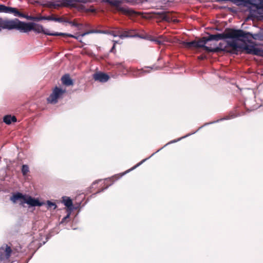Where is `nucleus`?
Returning a JSON list of instances; mask_svg holds the SVG:
<instances>
[{
  "mask_svg": "<svg viewBox=\"0 0 263 263\" xmlns=\"http://www.w3.org/2000/svg\"><path fill=\"white\" fill-rule=\"evenodd\" d=\"M24 22L20 21L17 18L14 20H4L0 18V26L3 29L12 30L16 29L23 32Z\"/></svg>",
  "mask_w": 263,
  "mask_h": 263,
  "instance_id": "7ed1b4c3",
  "label": "nucleus"
},
{
  "mask_svg": "<svg viewBox=\"0 0 263 263\" xmlns=\"http://www.w3.org/2000/svg\"><path fill=\"white\" fill-rule=\"evenodd\" d=\"M117 65H122V63H119V64H117Z\"/></svg>",
  "mask_w": 263,
  "mask_h": 263,
  "instance_id": "a19ab883",
  "label": "nucleus"
},
{
  "mask_svg": "<svg viewBox=\"0 0 263 263\" xmlns=\"http://www.w3.org/2000/svg\"><path fill=\"white\" fill-rule=\"evenodd\" d=\"M1 28H2V27H1V26H0V31L1 30Z\"/></svg>",
  "mask_w": 263,
  "mask_h": 263,
  "instance_id": "c03bdc74",
  "label": "nucleus"
},
{
  "mask_svg": "<svg viewBox=\"0 0 263 263\" xmlns=\"http://www.w3.org/2000/svg\"><path fill=\"white\" fill-rule=\"evenodd\" d=\"M29 172V167L27 165H23L22 167V172L24 176L27 175Z\"/></svg>",
  "mask_w": 263,
  "mask_h": 263,
  "instance_id": "a878e982",
  "label": "nucleus"
},
{
  "mask_svg": "<svg viewBox=\"0 0 263 263\" xmlns=\"http://www.w3.org/2000/svg\"><path fill=\"white\" fill-rule=\"evenodd\" d=\"M42 20H47L49 21V16H41Z\"/></svg>",
  "mask_w": 263,
  "mask_h": 263,
  "instance_id": "72a5a7b5",
  "label": "nucleus"
},
{
  "mask_svg": "<svg viewBox=\"0 0 263 263\" xmlns=\"http://www.w3.org/2000/svg\"><path fill=\"white\" fill-rule=\"evenodd\" d=\"M228 45L231 47L234 52L237 51L241 49V47L237 44L236 41H229L227 43Z\"/></svg>",
  "mask_w": 263,
  "mask_h": 263,
  "instance_id": "6ab92c4d",
  "label": "nucleus"
},
{
  "mask_svg": "<svg viewBox=\"0 0 263 263\" xmlns=\"http://www.w3.org/2000/svg\"><path fill=\"white\" fill-rule=\"evenodd\" d=\"M64 19L63 17H56L53 15L49 16V21H53L57 22H64Z\"/></svg>",
  "mask_w": 263,
  "mask_h": 263,
  "instance_id": "393cba45",
  "label": "nucleus"
},
{
  "mask_svg": "<svg viewBox=\"0 0 263 263\" xmlns=\"http://www.w3.org/2000/svg\"><path fill=\"white\" fill-rule=\"evenodd\" d=\"M33 30L38 33H43L47 35L52 36H62L64 37H70L78 39V37L69 33H50L48 30H45L43 26L41 25L35 24L34 23H25L23 28V32H28Z\"/></svg>",
  "mask_w": 263,
  "mask_h": 263,
  "instance_id": "f03ea898",
  "label": "nucleus"
},
{
  "mask_svg": "<svg viewBox=\"0 0 263 263\" xmlns=\"http://www.w3.org/2000/svg\"><path fill=\"white\" fill-rule=\"evenodd\" d=\"M104 189H102L101 191H103ZM101 192V191H99L97 192V193H99V192Z\"/></svg>",
  "mask_w": 263,
  "mask_h": 263,
  "instance_id": "ea45409f",
  "label": "nucleus"
},
{
  "mask_svg": "<svg viewBox=\"0 0 263 263\" xmlns=\"http://www.w3.org/2000/svg\"><path fill=\"white\" fill-rule=\"evenodd\" d=\"M62 7H77V3H85L87 2V0H62Z\"/></svg>",
  "mask_w": 263,
  "mask_h": 263,
  "instance_id": "ddd939ff",
  "label": "nucleus"
},
{
  "mask_svg": "<svg viewBox=\"0 0 263 263\" xmlns=\"http://www.w3.org/2000/svg\"><path fill=\"white\" fill-rule=\"evenodd\" d=\"M7 8V6H6L4 5L0 4V12L6 13Z\"/></svg>",
  "mask_w": 263,
  "mask_h": 263,
  "instance_id": "c85d7f7f",
  "label": "nucleus"
},
{
  "mask_svg": "<svg viewBox=\"0 0 263 263\" xmlns=\"http://www.w3.org/2000/svg\"><path fill=\"white\" fill-rule=\"evenodd\" d=\"M24 203H26L30 206H41L43 204V203L40 202L39 200L33 198L31 196H29L27 198L25 197V201H22L21 204L22 205Z\"/></svg>",
  "mask_w": 263,
  "mask_h": 263,
  "instance_id": "9b49d317",
  "label": "nucleus"
},
{
  "mask_svg": "<svg viewBox=\"0 0 263 263\" xmlns=\"http://www.w3.org/2000/svg\"><path fill=\"white\" fill-rule=\"evenodd\" d=\"M127 2H129V3H132V2H131V1H128V0L127 1Z\"/></svg>",
  "mask_w": 263,
  "mask_h": 263,
  "instance_id": "37998d69",
  "label": "nucleus"
},
{
  "mask_svg": "<svg viewBox=\"0 0 263 263\" xmlns=\"http://www.w3.org/2000/svg\"><path fill=\"white\" fill-rule=\"evenodd\" d=\"M145 161V160H143L142 161H141L140 162L137 163L136 165H135L134 166H133V167H132L131 168L128 170L127 171H126L125 173H123L121 176H122L123 175L126 174L127 173H128L130 171H132V170H134V169H135L136 167H137L138 166H139V165H140L144 161Z\"/></svg>",
  "mask_w": 263,
  "mask_h": 263,
  "instance_id": "bb28decb",
  "label": "nucleus"
},
{
  "mask_svg": "<svg viewBox=\"0 0 263 263\" xmlns=\"http://www.w3.org/2000/svg\"><path fill=\"white\" fill-rule=\"evenodd\" d=\"M16 118L11 115H6L3 118V121L7 124H10L12 122H16Z\"/></svg>",
  "mask_w": 263,
  "mask_h": 263,
  "instance_id": "aec40b11",
  "label": "nucleus"
},
{
  "mask_svg": "<svg viewBox=\"0 0 263 263\" xmlns=\"http://www.w3.org/2000/svg\"><path fill=\"white\" fill-rule=\"evenodd\" d=\"M121 3L122 2L121 1L114 0V2H111L110 5L115 7L118 11L124 14L132 15L135 13V12L132 9L121 7L120 5Z\"/></svg>",
  "mask_w": 263,
  "mask_h": 263,
  "instance_id": "423d86ee",
  "label": "nucleus"
},
{
  "mask_svg": "<svg viewBox=\"0 0 263 263\" xmlns=\"http://www.w3.org/2000/svg\"><path fill=\"white\" fill-rule=\"evenodd\" d=\"M121 3L122 2L121 1L114 0V2H111L110 5L115 7L118 11L124 14L132 15L135 13V12L132 9L121 7L120 5Z\"/></svg>",
  "mask_w": 263,
  "mask_h": 263,
  "instance_id": "0eeeda50",
  "label": "nucleus"
},
{
  "mask_svg": "<svg viewBox=\"0 0 263 263\" xmlns=\"http://www.w3.org/2000/svg\"><path fill=\"white\" fill-rule=\"evenodd\" d=\"M61 81L62 83L66 86H71L73 84L72 79L68 74L64 75L61 78Z\"/></svg>",
  "mask_w": 263,
  "mask_h": 263,
  "instance_id": "f3484780",
  "label": "nucleus"
},
{
  "mask_svg": "<svg viewBox=\"0 0 263 263\" xmlns=\"http://www.w3.org/2000/svg\"><path fill=\"white\" fill-rule=\"evenodd\" d=\"M66 220V217H65L64 218H63L62 219V222H64V221L65 220Z\"/></svg>",
  "mask_w": 263,
  "mask_h": 263,
  "instance_id": "4c0bfd02",
  "label": "nucleus"
},
{
  "mask_svg": "<svg viewBox=\"0 0 263 263\" xmlns=\"http://www.w3.org/2000/svg\"><path fill=\"white\" fill-rule=\"evenodd\" d=\"M66 220V217H65L64 218H63L62 219V222H64V221L65 220Z\"/></svg>",
  "mask_w": 263,
  "mask_h": 263,
  "instance_id": "e433bc0d",
  "label": "nucleus"
},
{
  "mask_svg": "<svg viewBox=\"0 0 263 263\" xmlns=\"http://www.w3.org/2000/svg\"><path fill=\"white\" fill-rule=\"evenodd\" d=\"M181 44L184 47L187 49H192L193 48H197L196 40L189 42L183 41Z\"/></svg>",
  "mask_w": 263,
  "mask_h": 263,
  "instance_id": "a211bd4d",
  "label": "nucleus"
},
{
  "mask_svg": "<svg viewBox=\"0 0 263 263\" xmlns=\"http://www.w3.org/2000/svg\"><path fill=\"white\" fill-rule=\"evenodd\" d=\"M25 196L22 193H17L13 194L10 198V200L13 203H16L17 200L25 201Z\"/></svg>",
  "mask_w": 263,
  "mask_h": 263,
  "instance_id": "dca6fc26",
  "label": "nucleus"
},
{
  "mask_svg": "<svg viewBox=\"0 0 263 263\" xmlns=\"http://www.w3.org/2000/svg\"><path fill=\"white\" fill-rule=\"evenodd\" d=\"M12 249L10 247L6 246L5 248L2 247L0 248V258L1 259H8L11 256Z\"/></svg>",
  "mask_w": 263,
  "mask_h": 263,
  "instance_id": "f8f14e48",
  "label": "nucleus"
},
{
  "mask_svg": "<svg viewBox=\"0 0 263 263\" xmlns=\"http://www.w3.org/2000/svg\"><path fill=\"white\" fill-rule=\"evenodd\" d=\"M119 36L121 39L135 36L142 37L140 35H138L135 30L134 29L122 31L119 33Z\"/></svg>",
  "mask_w": 263,
  "mask_h": 263,
  "instance_id": "4468645a",
  "label": "nucleus"
},
{
  "mask_svg": "<svg viewBox=\"0 0 263 263\" xmlns=\"http://www.w3.org/2000/svg\"><path fill=\"white\" fill-rule=\"evenodd\" d=\"M42 20V17L41 16H34V21H40Z\"/></svg>",
  "mask_w": 263,
  "mask_h": 263,
  "instance_id": "473e14b6",
  "label": "nucleus"
},
{
  "mask_svg": "<svg viewBox=\"0 0 263 263\" xmlns=\"http://www.w3.org/2000/svg\"><path fill=\"white\" fill-rule=\"evenodd\" d=\"M208 42L206 37H203L199 40L196 41L197 48H202L208 52H217L221 50V49L218 47L212 48L205 46V45Z\"/></svg>",
  "mask_w": 263,
  "mask_h": 263,
  "instance_id": "39448f33",
  "label": "nucleus"
},
{
  "mask_svg": "<svg viewBox=\"0 0 263 263\" xmlns=\"http://www.w3.org/2000/svg\"><path fill=\"white\" fill-rule=\"evenodd\" d=\"M65 92L62 89L55 87L53 89L52 92L50 94L49 97L47 98V100L50 103H56L57 100L59 97Z\"/></svg>",
  "mask_w": 263,
  "mask_h": 263,
  "instance_id": "6e6552de",
  "label": "nucleus"
},
{
  "mask_svg": "<svg viewBox=\"0 0 263 263\" xmlns=\"http://www.w3.org/2000/svg\"><path fill=\"white\" fill-rule=\"evenodd\" d=\"M243 49L246 51V53L248 54L260 56L263 55V50L259 48L255 47L254 46L246 45H245Z\"/></svg>",
  "mask_w": 263,
  "mask_h": 263,
  "instance_id": "1a4fd4ad",
  "label": "nucleus"
},
{
  "mask_svg": "<svg viewBox=\"0 0 263 263\" xmlns=\"http://www.w3.org/2000/svg\"><path fill=\"white\" fill-rule=\"evenodd\" d=\"M114 0H104L105 2L111 5V2H114Z\"/></svg>",
  "mask_w": 263,
  "mask_h": 263,
  "instance_id": "f704fd0d",
  "label": "nucleus"
},
{
  "mask_svg": "<svg viewBox=\"0 0 263 263\" xmlns=\"http://www.w3.org/2000/svg\"><path fill=\"white\" fill-rule=\"evenodd\" d=\"M115 45L114 44V46H112V47L111 48V50H110V52H113V51L115 49Z\"/></svg>",
  "mask_w": 263,
  "mask_h": 263,
  "instance_id": "c9c22d12",
  "label": "nucleus"
},
{
  "mask_svg": "<svg viewBox=\"0 0 263 263\" xmlns=\"http://www.w3.org/2000/svg\"><path fill=\"white\" fill-rule=\"evenodd\" d=\"M63 203L64 205L67 207L70 210L73 208L72 200L69 197H64L63 198Z\"/></svg>",
  "mask_w": 263,
  "mask_h": 263,
  "instance_id": "4be33fe9",
  "label": "nucleus"
},
{
  "mask_svg": "<svg viewBox=\"0 0 263 263\" xmlns=\"http://www.w3.org/2000/svg\"><path fill=\"white\" fill-rule=\"evenodd\" d=\"M97 32H98V30H90V31H87L86 32L82 33L81 35L82 36H84L86 34H89V33H97Z\"/></svg>",
  "mask_w": 263,
  "mask_h": 263,
  "instance_id": "c756f323",
  "label": "nucleus"
},
{
  "mask_svg": "<svg viewBox=\"0 0 263 263\" xmlns=\"http://www.w3.org/2000/svg\"><path fill=\"white\" fill-rule=\"evenodd\" d=\"M96 183H97V182H93L92 185H95Z\"/></svg>",
  "mask_w": 263,
  "mask_h": 263,
  "instance_id": "79ce46f5",
  "label": "nucleus"
},
{
  "mask_svg": "<svg viewBox=\"0 0 263 263\" xmlns=\"http://www.w3.org/2000/svg\"><path fill=\"white\" fill-rule=\"evenodd\" d=\"M26 18L27 20H31V21H34V16L26 15Z\"/></svg>",
  "mask_w": 263,
  "mask_h": 263,
  "instance_id": "2f4dec72",
  "label": "nucleus"
},
{
  "mask_svg": "<svg viewBox=\"0 0 263 263\" xmlns=\"http://www.w3.org/2000/svg\"><path fill=\"white\" fill-rule=\"evenodd\" d=\"M6 13H13L15 16L26 18V15L20 12L16 8L7 7Z\"/></svg>",
  "mask_w": 263,
  "mask_h": 263,
  "instance_id": "2eb2a0df",
  "label": "nucleus"
},
{
  "mask_svg": "<svg viewBox=\"0 0 263 263\" xmlns=\"http://www.w3.org/2000/svg\"><path fill=\"white\" fill-rule=\"evenodd\" d=\"M252 37V35L249 32H246L241 29L232 28L226 29L223 33L211 34L206 37L208 41L212 40L219 41L224 39H232L242 42H250Z\"/></svg>",
  "mask_w": 263,
  "mask_h": 263,
  "instance_id": "f257e3e1",
  "label": "nucleus"
},
{
  "mask_svg": "<svg viewBox=\"0 0 263 263\" xmlns=\"http://www.w3.org/2000/svg\"><path fill=\"white\" fill-rule=\"evenodd\" d=\"M163 37L162 35H160L158 37V39H154L152 36H149L147 39L150 40V41H155L159 45H160L162 44V41H161L159 39H162Z\"/></svg>",
  "mask_w": 263,
  "mask_h": 263,
  "instance_id": "b1692460",
  "label": "nucleus"
},
{
  "mask_svg": "<svg viewBox=\"0 0 263 263\" xmlns=\"http://www.w3.org/2000/svg\"><path fill=\"white\" fill-rule=\"evenodd\" d=\"M64 22H66V23H69L70 25H71V26H75V27H79L80 25H81L80 24L74 22V21H68V20H66L64 19Z\"/></svg>",
  "mask_w": 263,
  "mask_h": 263,
  "instance_id": "cd10ccee",
  "label": "nucleus"
},
{
  "mask_svg": "<svg viewBox=\"0 0 263 263\" xmlns=\"http://www.w3.org/2000/svg\"><path fill=\"white\" fill-rule=\"evenodd\" d=\"M69 214H68L65 217H66V219L69 218Z\"/></svg>",
  "mask_w": 263,
  "mask_h": 263,
  "instance_id": "58836bf2",
  "label": "nucleus"
},
{
  "mask_svg": "<svg viewBox=\"0 0 263 263\" xmlns=\"http://www.w3.org/2000/svg\"><path fill=\"white\" fill-rule=\"evenodd\" d=\"M47 205H48V208H52V206H53L54 209H55V208L57 207V205H55V204L53 202H52L50 201H47Z\"/></svg>",
  "mask_w": 263,
  "mask_h": 263,
  "instance_id": "7c9ffc66",
  "label": "nucleus"
},
{
  "mask_svg": "<svg viewBox=\"0 0 263 263\" xmlns=\"http://www.w3.org/2000/svg\"><path fill=\"white\" fill-rule=\"evenodd\" d=\"M223 1H231L237 6H243L254 7L255 9L263 10V0H222Z\"/></svg>",
  "mask_w": 263,
  "mask_h": 263,
  "instance_id": "20e7f679",
  "label": "nucleus"
},
{
  "mask_svg": "<svg viewBox=\"0 0 263 263\" xmlns=\"http://www.w3.org/2000/svg\"><path fill=\"white\" fill-rule=\"evenodd\" d=\"M92 77L95 81L102 83L107 82L109 79L108 74L101 72L95 73Z\"/></svg>",
  "mask_w": 263,
  "mask_h": 263,
  "instance_id": "9d476101",
  "label": "nucleus"
},
{
  "mask_svg": "<svg viewBox=\"0 0 263 263\" xmlns=\"http://www.w3.org/2000/svg\"><path fill=\"white\" fill-rule=\"evenodd\" d=\"M158 14L160 15L159 17L163 21H166L167 22H170L172 20V18L168 12H159L158 13Z\"/></svg>",
  "mask_w": 263,
  "mask_h": 263,
  "instance_id": "412c9836",
  "label": "nucleus"
},
{
  "mask_svg": "<svg viewBox=\"0 0 263 263\" xmlns=\"http://www.w3.org/2000/svg\"><path fill=\"white\" fill-rule=\"evenodd\" d=\"M48 6L50 8H57L58 7H62V2H50L48 4Z\"/></svg>",
  "mask_w": 263,
  "mask_h": 263,
  "instance_id": "5701e85b",
  "label": "nucleus"
}]
</instances>
